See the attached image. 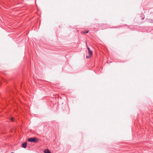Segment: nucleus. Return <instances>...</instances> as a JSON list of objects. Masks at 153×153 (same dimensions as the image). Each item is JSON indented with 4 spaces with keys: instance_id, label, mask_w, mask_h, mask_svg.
Wrapping results in <instances>:
<instances>
[{
    "instance_id": "obj_2",
    "label": "nucleus",
    "mask_w": 153,
    "mask_h": 153,
    "mask_svg": "<svg viewBox=\"0 0 153 153\" xmlns=\"http://www.w3.org/2000/svg\"><path fill=\"white\" fill-rule=\"evenodd\" d=\"M87 49L88 51V54L89 55L86 56V58L87 59L90 58L93 55L92 51L90 50V48L88 47H87Z\"/></svg>"
},
{
    "instance_id": "obj_6",
    "label": "nucleus",
    "mask_w": 153,
    "mask_h": 153,
    "mask_svg": "<svg viewBox=\"0 0 153 153\" xmlns=\"http://www.w3.org/2000/svg\"><path fill=\"white\" fill-rule=\"evenodd\" d=\"M88 32H89L88 30V31H85L84 32V33H88Z\"/></svg>"
},
{
    "instance_id": "obj_5",
    "label": "nucleus",
    "mask_w": 153,
    "mask_h": 153,
    "mask_svg": "<svg viewBox=\"0 0 153 153\" xmlns=\"http://www.w3.org/2000/svg\"><path fill=\"white\" fill-rule=\"evenodd\" d=\"M10 120L12 121H13V118H10Z\"/></svg>"
},
{
    "instance_id": "obj_3",
    "label": "nucleus",
    "mask_w": 153,
    "mask_h": 153,
    "mask_svg": "<svg viewBox=\"0 0 153 153\" xmlns=\"http://www.w3.org/2000/svg\"><path fill=\"white\" fill-rule=\"evenodd\" d=\"M27 143L26 142L23 143L22 144V147L24 148H26L27 147Z\"/></svg>"
},
{
    "instance_id": "obj_1",
    "label": "nucleus",
    "mask_w": 153,
    "mask_h": 153,
    "mask_svg": "<svg viewBox=\"0 0 153 153\" xmlns=\"http://www.w3.org/2000/svg\"><path fill=\"white\" fill-rule=\"evenodd\" d=\"M28 141L29 142L37 143L38 142L39 139L36 137L30 138L28 139Z\"/></svg>"
},
{
    "instance_id": "obj_4",
    "label": "nucleus",
    "mask_w": 153,
    "mask_h": 153,
    "mask_svg": "<svg viewBox=\"0 0 153 153\" xmlns=\"http://www.w3.org/2000/svg\"><path fill=\"white\" fill-rule=\"evenodd\" d=\"M45 153H51V152L48 149H46L44 150Z\"/></svg>"
}]
</instances>
